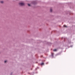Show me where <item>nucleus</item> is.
<instances>
[{"label": "nucleus", "instance_id": "obj_1", "mask_svg": "<svg viewBox=\"0 0 75 75\" xmlns=\"http://www.w3.org/2000/svg\"><path fill=\"white\" fill-rule=\"evenodd\" d=\"M19 4L21 6H24V4L23 3H19Z\"/></svg>", "mask_w": 75, "mask_h": 75}, {"label": "nucleus", "instance_id": "obj_2", "mask_svg": "<svg viewBox=\"0 0 75 75\" xmlns=\"http://www.w3.org/2000/svg\"><path fill=\"white\" fill-rule=\"evenodd\" d=\"M0 3H4V2H3V1H0Z\"/></svg>", "mask_w": 75, "mask_h": 75}, {"label": "nucleus", "instance_id": "obj_3", "mask_svg": "<svg viewBox=\"0 0 75 75\" xmlns=\"http://www.w3.org/2000/svg\"><path fill=\"white\" fill-rule=\"evenodd\" d=\"M52 9H50V11L51 12H52Z\"/></svg>", "mask_w": 75, "mask_h": 75}, {"label": "nucleus", "instance_id": "obj_4", "mask_svg": "<svg viewBox=\"0 0 75 75\" xmlns=\"http://www.w3.org/2000/svg\"><path fill=\"white\" fill-rule=\"evenodd\" d=\"M53 51H57V49H54L53 50Z\"/></svg>", "mask_w": 75, "mask_h": 75}, {"label": "nucleus", "instance_id": "obj_5", "mask_svg": "<svg viewBox=\"0 0 75 75\" xmlns=\"http://www.w3.org/2000/svg\"><path fill=\"white\" fill-rule=\"evenodd\" d=\"M52 55L53 57V56L54 55V53H52Z\"/></svg>", "mask_w": 75, "mask_h": 75}, {"label": "nucleus", "instance_id": "obj_6", "mask_svg": "<svg viewBox=\"0 0 75 75\" xmlns=\"http://www.w3.org/2000/svg\"><path fill=\"white\" fill-rule=\"evenodd\" d=\"M44 64L43 63H42L41 64V65H44Z\"/></svg>", "mask_w": 75, "mask_h": 75}, {"label": "nucleus", "instance_id": "obj_7", "mask_svg": "<svg viewBox=\"0 0 75 75\" xmlns=\"http://www.w3.org/2000/svg\"><path fill=\"white\" fill-rule=\"evenodd\" d=\"M28 6H30V4H28Z\"/></svg>", "mask_w": 75, "mask_h": 75}, {"label": "nucleus", "instance_id": "obj_8", "mask_svg": "<svg viewBox=\"0 0 75 75\" xmlns=\"http://www.w3.org/2000/svg\"><path fill=\"white\" fill-rule=\"evenodd\" d=\"M64 27H67V26H66L65 25H64Z\"/></svg>", "mask_w": 75, "mask_h": 75}, {"label": "nucleus", "instance_id": "obj_9", "mask_svg": "<svg viewBox=\"0 0 75 75\" xmlns=\"http://www.w3.org/2000/svg\"><path fill=\"white\" fill-rule=\"evenodd\" d=\"M6 62H7V61H4L5 63H6Z\"/></svg>", "mask_w": 75, "mask_h": 75}]
</instances>
